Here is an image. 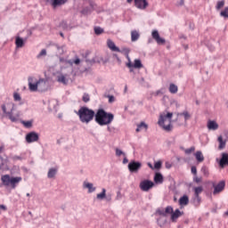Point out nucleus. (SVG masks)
<instances>
[{"label": "nucleus", "mask_w": 228, "mask_h": 228, "mask_svg": "<svg viewBox=\"0 0 228 228\" xmlns=\"http://www.w3.org/2000/svg\"><path fill=\"white\" fill-rule=\"evenodd\" d=\"M75 113L77 115L82 124H90L94 118L96 120L97 117V112L86 106L80 107L78 111H75Z\"/></svg>", "instance_id": "1"}, {"label": "nucleus", "mask_w": 228, "mask_h": 228, "mask_svg": "<svg viewBox=\"0 0 228 228\" xmlns=\"http://www.w3.org/2000/svg\"><path fill=\"white\" fill-rule=\"evenodd\" d=\"M113 120H115V115L113 113L108 112L104 109L97 110L95 122L99 126H110Z\"/></svg>", "instance_id": "2"}, {"label": "nucleus", "mask_w": 228, "mask_h": 228, "mask_svg": "<svg viewBox=\"0 0 228 228\" xmlns=\"http://www.w3.org/2000/svg\"><path fill=\"white\" fill-rule=\"evenodd\" d=\"M172 117H174V113L167 112L166 115H160L158 121L159 126L167 133L174 127L172 126Z\"/></svg>", "instance_id": "3"}, {"label": "nucleus", "mask_w": 228, "mask_h": 228, "mask_svg": "<svg viewBox=\"0 0 228 228\" xmlns=\"http://www.w3.org/2000/svg\"><path fill=\"white\" fill-rule=\"evenodd\" d=\"M1 181L4 186H11L12 190H15L19 186V183L22 181L20 176H10V175H4L1 177Z\"/></svg>", "instance_id": "4"}, {"label": "nucleus", "mask_w": 228, "mask_h": 228, "mask_svg": "<svg viewBox=\"0 0 228 228\" xmlns=\"http://www.w3.org/2000/svg\"><path fill=\"white\" fill-rule=\"evenodd\" d=\"M10 106H12V108H11L10 111H7L6 105L2 104L1 105L2 111H3V113H4V115H7V117H8L9 120H11V122L17 123V122H19L20 114L18 112L13 115V111L15 110V103H11Z\"/></svg>", "instance_id": "5"}, {"label": "nucleus", "mask_w": 228, "mask_h": 228, "mask_svg": "<svg viewBox=\"0 0 228 228\" xmlns=\"http://www.w3.org/2000/svg\"><path fill=\"white\" fill-rule=\"evenodd\" d=\"M139 188L142 190V191H149L154 188V182L149 179H144L140 182Z\"/></svg>", "instance_id": "6"}, {"label": "nucleus", "mask_w": 228, "mask_h": 228, "mask_svg": "<svg viewBox=\"0 0 228 228\" xmlns=\"http://www.w3.org/2000/svg\"><path fill=\"white\" fill-rule=\"evenodd\" d=\"M140 168H142V162L140 161L132 160L128 163V170L131 174H138Z\"/></svg>", "instance_id": "7"}, {"label": "nucleus", "mask_w": 228, "mask_h": 228, "mask_svg": "<svg viewBox=\"0 0 228 228\" xmlns=\"http://www.w3.org/2000/svg\"><path fill=\"white\" fill-rule=\"evenodd\" d=\"M126 66L129 69L130 72H133L134 69H142L143 67V64L142 63V61L140 59H135L133 64L130 59L128 62H126Z\"/></svg>", "instance_id": "8"}, {"label": "nucleus", "mask_w": 228, "mask_h": 228, "mask_svg": "<svg viewBox=\"0 0 228 228\" xmlns=\"http://www.w3.org/2000/svg\"><path fill=\"white\" fill-rule=\"evenodd\" d=\"M25 140L27 143H35V142H38V140H40V135L38 133L32 131L26 134Z\"/></svg>", "instance_id": "9"}, {"label": "nucleus", "mask_w": 228, "mask_h": 228, "mask_svg": "<svg viewBox=\"0 0 228 228\" xmlns=\"http://www.w3.org/2000/svg\"><path fill=\"white\" fill-rule=\"evenodd\" d=\"M157 215H159L160 216H167V215H172L174 213V208L172 206H167L165 210L161 208H158L156 210Z\"/></svg>", "instance_id": "10"}, {"label": "nucleus", "mask_w": 228, "mask_h": 228, "mask_svg": "<svg viewBox=\"0 0 228 228\" xmlns=\"http://www.w3.org/2000/svg\"><path fill=\"white\" fill-rule=\"evenodd\" d=\"M135 8L138 10H145L149 6V2L147 0H134Z\"/></svg>", "instance_id": "11"}, {"label": "nucleus", "mask_w": 228, "mask_h": 228, "mask_svg": "<svg viewBox=\"0 0 228 228\" xmlns=\"http://www.w3.org/2000/svg\"><path fill=\"white\" fill-rule=\"evenodd\" d=\"M46 3H50L53 8H58L59 6H63L66 3H69V0H45Z\"/></svg>", "instance_id": "12"}, {"label": "nucleus", "mask_w": 228, "mask_h": 228, "mask_svg": "<svg viewBox=\"0 0 228 228\" xmlns=\"http://www.w3.org/2000/svg\"><path fill=\"white\" fill-rule=\"evenodd\" d=\"M214 186V191L213 194L216 195V193H220V191H224V189L225 188V181H220L216 185L213 183Z\"/></svg>", "instance_id": "13"}, {"label": "nucleus", "mask_w": 228, "mask_h": 228, "mask_svg": "<svg viewBox=\"0 0 228 228\" xmlns=\"http://www.w3.org/2000/svg\"><path fill=\"white\" fill-rule=\"evenodd\" d=\"M38 85H40V82L33 83V77H28V88L30 92H37L38 90Z\"/></svg>", "instance_id": "14"}, {"label": "nucleus", "mask_w": 228, "mask_h": 228, "mask_svg": "<svg viewBox=\"0 0 228 228\" xmlns=\"http://www.w3.org/2000/svg\"><path fill=\"white\" fill-rule=\"evenodd\" d=\"M151 37L154 40H156L157 44H165V38L159 37V32L158 30H153L151 33Z\"/></svg>", "instance_id": "15"}, {"label": "nucleus", "mask_w": 228, "mask_h": 228, "mask_svg": "<svg viewBox=\"0 0 228 228\" xmlns=\"http://www.w3.org/2000/svg\"><path fill=\"white\" fill-rule=\"evenodd\" d=\"M153 181L155 184H163L165 179L163 177V175L159 172L155 173Z\"/></svg>", "instance_id": "16"}, {"label": "nucleus", "mask_w": 228, "mask_h": 228, "mask_svg": "<svg viewBox=\"0 0 228 228\" xmlns=\"http://www.w3.org/2000/svg\"><path fill=\"white\" fill-rule=\"evenodd\" d=\"M107 45L109 49H110V51H112L113 53H118V51H120V48H118V46H117V45H115V42H113V40L111 39L107 40Z\"/></svg>", "instance_id": "17"}, {"label": "nucleus", "mask_w": 228, "mask_h": 228, "mask_svg": "<svg viewBox=\"0 0 228 228\" xmlns=\"http://www.w3.org/2000/svg\"><path fill=\"white\" fill-rule=\"evenodd\" d=\"M26 42V39L17 36L15 37V45L17 47V49H20L21 47H24V44Z\"/></svg>", "instance_id": "18"}, {"label": "nucleus", "mask_w": 228, "mask_h": 228, "mask_svg": "<svg viewBox=\"0 0 228 228\" xmlns=\"http://www.w3.org/2000/svg\"><path fill=\"white\" fill-rule=\"evenodd\" d=\"M182 215H183V212H181V210L179 208H176L175 211L173 210V212L171 214L172 222H175V220H177V218H179V216H182Z\"/></svg>", "instance_id": "19"}, {"label": "nucleus", "mask_w": 228, "mask_h": 228, "mask_svg": "<svg viewBox=\"0 0 228 228\" xmlns=\"http://www.w3.org/2000/svg\"><path fill=\"white\" fill-rule=\"evenodd\" d=\"M207 127L210 131H216V129H218V123L215 120H208Z\"/></svg>", "instance_id": "20"}, {"label": "nucleus", "mask_w": 228, "mask_h": 228, "mask_svg": "<svg viewBox=\"0 0 228 228\" xmlns=\"http://www.w3.org/2000/svg\"><path fill=\"white\" fill-rule=\"evenodd\" d=\"M225 165H228V154L223 153L222 158L219 160V166L221 167V168H224V167H225Z\"/></svg>", "instance_id": "21"}, {"label": "nucleus", "mask_w": 228, "mask_h": 228, "mask_svg": "<svg viewBox=\"0 0 228 228\" xmlns=\"http://www.w3.org/2000/svg\"><path fill=\"white\" fill-rule=\"evenodd\" d=\"M178 202L180 206H188V204H190V198L188 195L184 194L179 199Z\"/></svg>", "instance_id": "22"}, {"label": "nucleus", "mask_w": 228, "mask_h": 228, "mask_svg": "<svg viewBox=\"0 0 228 228\" xmlns=\"http://www.w3.org/2000/svg\"><path fill=\"white\" fill-rule=\"evenodd\" d=\"M118 53H121V54H124L128 61L131 60V57H129V53H131V49H129L128 47H123L119 49Z\"/></svg>", "instance_id": "23"}, {"label": "nucleus", "mask_w": 228, "mask_h": 228, "mask_svg": "<svg viewBox=\"0 0 228 228\" xmlns=\"http://www.w3.org/2000/svg\"><path fill=\"white\" fill-rule=\"evenodd\" d=\"M56 174H58L57 168H54V167L50 168L47 173L48 179H53V177L56 176Z\"/></svg>", "instance_id": "24"}, {"label": "nucleus", "mask_w": 228, "mask_h": 228, "mask_svg": "<svg viewBox=\"0 0 228 228\" xmlns=\"http://www.w3.org/2000/svg\"><path fill=\"white\" fill-rule=\"evenodd\" d=\"M202 202V198L200 196H195L192 199V204L195 208H199L200 206V203Z\"/></svg>", "instance_id": "25"}, {"label": "nucleus", "mask_w": 228, "mask_h": 228, "mask_svg": "<svg viewBox=\"0 0 228 228\" xmlns=\"http://www.w3.org/2000/svg\"><path fill=\"white\" fill-rule=\"evenodd\" d=\"M84 186H85V188L88 189L89 193H94V191H95V190H96V188L94 187V183H92L85 182Z\"/></svg>", "instance_id": "26"}, {"label": "nucleus", "mask_w": 228, "mask_h": 228, "mask_svg": "<svg viewBox=\"0 0 228 228\" xmlns=\"http://www.w3.org/2000/svg\"><path fill=\"white\" fill-rule=\"evenodd\" d=\"M55 49L57 50L58 54H60V56H62V54H65V46L62 45L61 46L60 45L56 44L54 45Z\"/></svg>", "instance_id": "27"}, {"label": "nucleus", "mask_w": 228, "mask_h": 228, "mask_svg": "<svg viewBox=\"0 0 228 228\" xmlns=\"http://www.w3.org/2000/svg\"><path fill=\"white\" fill-rule=\"evenodd\" d=\"M195 158L198 163H202V161H204V155H202V151H196Z\"/></svg>", "instance_id": "28"}, {"label": "nucleus", "mask_w": 228, "mask_h": 228, "mask_svg": "<svg viewBox=\"0 0 228 228\" xmlns=\"http://www.w3.org/2000/svg\"><path fill=\"white\" fill-rule=\"evenodd\" d=\"M217 142H219V149L220 151H222V149H225V140H224V137H222V135H220L218 138H217Z\"/></svg>", "instance_id": "29"}, {"label": "nucleus", "mask_w": 228, "mask_h": 228, "mask_svg": "<svg viewBox=\"0 0 228 228\" xmlns=\"http://www.w3.org/2000/svg\"><path fill=\"white\" fill-rule=\"evenodd\" d=\"M20 124H22V126H24V127H26L27 129H30V127H33V120H21Z\"/></svg>", "instance_id": "30"}, {"label": "nucleus", "mask_w": 228, "mask_h": 228, "mask_svg": "<svg viewBox=\"0 0 228 228\" xmlns=\"http://www.w3.org/2000/svg\"><path fill=\"white\" fill-rule=\"evenodd\" d=\"M138 38H140V33H138V31H136V30H133L131 32L132 42H136V40H138Z\"/></svg>", "instance_id": "31"}, {"label": "nucleus", "mask_w": 228, "mask_h": 228, "mask_svg": "<svg viewBox=\"0 0 228 228\" xmlns=\"http://www.w3.org/2000/svg\"><path fill=\"white\" fill-rule=\"evenodd\" d=\"M57 81L58 83H62V85H68L69 84V80L67 79V77H65L64 75H61L57 77Z\"/></svg>", "instance_id": "32"}, {"label": "nucleus", "mask_w": 228, "mask_h": 228, "mask_svg": "<svg viewBox=\"0 0 228 228\" xmlns=\"http://www.w3.org/2000/svg\"><path fill=\"white\" fill-rule=\"evenodd\" d=\"M105 197H106V189L102 188V192L96 195V199H98V200H104Z\"/></svg>", "instance_id": "33"}, {"label": "nucleus", "mask_w": 228, "mask_h": 228, "mask_svg": "<svg viewBox=\"0 0 228 228\" xmlns=\"http://www.w3.org/2000/svg\"><path fill=\"white\" fill-rule=\"evenodd\" d=\"M178 90H179V88L177 87V86L175 84H170L169 85L170 94H177Z\"/></svg>", "instance_id": "34"}, {"label": "nucleus", "mask_w": 228, "mask_h": 228, "mask_svg": "<svg viewBox=\"0 0 228 228\" xmlns=\"http://www.w3.org/2000/svg\"><path fill=\"white\" fill-rule=\"evenodd\" d=\"M180 116L183 117L185 121L191 118V115L190 114V112H188V110H183L182 113H180Z\"/></svg>", "instance_id": "35"}, {"label": "nucleus", "mask_w": 228, "mask_h": 228, "mask_svg": "<svg viewBox=\"0 0 228 228\" xmlns=\"http://www.w3.org/2000/svg\"><path fill=\"white\" fill-rule=\"evenodd\" d=\"M157 224L159 227H164V225L167 224V219L159 217L157 219Z\"/></svg>", "instance_id": "36"}, {"label": "nucleus", "mask_w": 228, "mask_h": 228, "mask_svg": "<svg viewBox=\"0 0 228 228\" xmlns=\"http://www.w3.org/2000/svg\"><path fill=\"white\" fill-rule=\"evenodd\" d=\"M204 191V188L202 186L194 187V195L195 196H200V193Z\"/></svg>", "instance_id": "37"}, {"label": "nucleus", "mask_w": 228, "mask_h": 228, "mask_svg": "<svg viewBox=\"0 0 228 228\" xmlns=\"http://www.w3.org/2000/svg\"><path fill=\"white\" fill-rule=\"evenodd\" d=\"M0 159H1L0 170H5L6 168H4V165L8 163V159H4V158L1 155H0Z\"/></svg>", "instance_id": "38"}, {"label": "nucleus", "mask_w": 228, "mask_h": 228, "mask_svg": "<svg viewBox=\"0 0 228 228\" xmlns=\"http://www.w3.org/2000/svg\"><path fill=\"white\" fill-rule=\"evenodd\" d=\"M224 6H225V0L218 1L216 5V10H221Z\"/></svg>", "instance_id": "39"}, {"label": "nucleus", "mask_w": 228, "mask_h": 228, "mask_svg": "<svg viewBox=\"0 0 228 228\" xmlns=\"http://www.w3.org/2000/svg\"><path fill=\"white\" fill-rule=\"evenodd\" d=\"M161 167H163V162L161 160H159L154 163L153 170H160Z\"/></svg>", "instance_id": "40"}, {"label": "nucleus", "mask_w": 228, "mask_h": 228, "mask_svg": "<svg viewBox=\"0 0 228 228\" xmlns=\"http://www.w3.org/2000/svg\"><path fill=\"white\" fill-rule=\"evenodd\" d=\"M220 16L224 17V19H228V6L224 7V9L220 12Z\"/></svg>", "instance_id": "41"}, {"label": "nucleus", "mask_w": 228, "mask_h": 228, "mask_svg": "<svg viewBox=\"0 0 228 228\" xmlns=\"http://www.w3.org/2000/svg\"><path fill=\"white\" fill-rule=\"evenodd\" d=\"M80 12L82 15H90V13H92V10L90 7H85Z\"/></svg>", "instance_id": "42"}, {"label": "nucleus", "mask_w": 228, "mask_h": 228, "mask_svg": "<svg viewBox=\"0 0 228 228\" xmlns=\"http://www.w3.org/2000/svg\"><path fill=\"white\" fill-rule=\"evenodd\" d=\"M94 33L95 35H102V33H104V29L101 27H95Z\"/></svg>", "instance_id": "43"}, {"label": "nucleus", "mask_w": 228, "mask_h": 228, "mask_svg": "<svg viewBox=\"0 0 228 228\" xmlns=\"http://www.w3.org/2000/svg\"><path fill=\"white\" fill-rule=\"evenodd\" d=\"M47 55V50L43 49L41 52L37 55V60H40L42 56H46Z\"/></svg>", "instance_id": "44"}, {"label": "nucleus", "mask_w": 228, "mask_h": 228, "mask_svg": "<svg viewBox=\"0 0 228 228\" xmlns=\"http://www.w3.org/2000/svg\"><path fill=\"white\" fill-rule=\"evenodd\" d=\"M83 102H90V94L85 93L82 97Z\"/></svg>", "instance_id": "45"}, {"label": "nucleus", "mask_w": 228, "mask_h": 228, "mask_svg": "<svg viewBox=\"0 0 228 228\" xmlns=\"http://www.w3.org/2000/svg\"><path fill=\"white\" fill-rule=\"evenodd\" d=\"M60 28H61L62 29H69V24L67 23V21L63 20L60 23Z\"/></svg>", "instance_id": "46"}, {"label": "nucleus", "mask_w": 228, "mask_h": 228, "mask_svg": "<svg viewBox=\"0 0 228 228\" xmlns=\"http://www.w3.org/2000/svg\"><path fill=\"white\" fill-rule=\"evenodd\" d=\"M185 154H191V152H195V146H191V148L184 150Z\"/></svg>", "instance_id": "47"}, {"label": "nucleus", "mask_w": 228, "mask_h": 228, "mask_svg": "<svg viewBox=\"0 0 228 228\" xmlns=\"http://www.w3.org/2000/svg\"><path fill=\"white\" fill-rule=\"evenodd\" d=\"M201 172L205 175H209V170L208 169V167H206V166H203L201 167Z\"/></svg>", "instance_id": "48"}, {"label": "nucleus", "mask_w": 228, "mask_h": 228, "mask_svg": "<svg viewBox=\"0 0 228 228\" xmlns=\"http://www.w3.org/2000/svg\"><path fill=\"white\" fill-rule=\"evenodd\" d=\"M13 99H14V101H16V102H19V101H21V100H22V98L20 97V94L19 93H14V94H13Z\"/></svg>", "instance_id": "49"}, {"label": "nucleus", "mask_w": 228, "mask_h": 228, "mask_svg": "<svg viewBox=\"0 0 228 228\" xmlns=\"http://www.w3.org/2000/svg\"><path fill=\"white\" fill-rule=\"evenodd\" d=\"M122 154H123V156H126V153H124V151H122V150L117 148L116 149V156H122Z\"/></svg>", "instance_id": "50"}, {"label": "nucleus", "mask_w": 228, "mask_h": 228, "mask_svg": "<svg viewBox=\"0 0 228 228\" xmlns=\"http://www.w3.org/2000/svg\"><path fill=\"white\" fill-rule=\"evenodd\" d=\"M12 161H22V157L14 155L12 157Z\"/></svg>", "instance_id": "51"}, {"label": "nucleus", "mask_w": 228, "mask_h": 228, "mask_svg": "<svg viewBox=\"0 0 228 228\" xmlns=\"http://www.w3.org/2000/svg\"><path fill=\"white\" fill-rule=\"evenodd\" d=\"M137 126H139V127H144V129H148L149 128V126L145 123V122H141L139 125H137Z\"/></svg>", "instance_id": "52"}, {"label": "nucleus", "mask_w": 228, "mask_h": 228, "mask_svg": "<svg viewBox=\"0 0 228 228\" xmlns=\"http://www.w3.org/2000/svg\"><path fill=\"white\" fill-rule=\"evenodd\" d=\"M86 63H88V65H94V63H95V59H86Z\"/></svg>", "instance_id": "53"}, {"label": "nucleus", "mask_w": 228, "mask_h": 228, "mask_svg": "<svg viewBox=\"0 0 228 228\" xmlns=\"http://www.w3.org/2000/svg\"><path fill=\"white\" fill-rule=\"evenodd\" d=\"M191 174H193V175H197V167L192 166L191 167Z\"/></svg>", "instance_id": "54"}, {"label": "nucleus", "mask_w": 228, "mask_h": 228, "mask_svg": "<svg viewBox=\"0 0 228 228\" xmlns=\"http://www.w3.org/2000/svg\"><path fill=\"white\" fill-rule=\"evenodd\" d=\"M108 99H109V102L111 103V102H115V96L113 95H107Z\"/></svg>", "instance_id": "55"}, {"label": "nucleus", "mask_w": 228, "mask_h": 228, "mask_svg": "<svg viewBox=\"0 0 228 228\" xmlns=\"http://www.w3.org/2000/svg\"><path fill=\"white\" fill-rule=\"evenodd\" d=\"M104 199L107 202H111V194H106Z\"/></svg>", "instance_id": "56"}, {"label": "nucleus", "mask_w": 228, "mask_h": 228, "mask_svg": "<svg viewBox=\"0 0 228 228\" xmlns=\"http://www.w3.org/2000/svg\"><path fill=\"white\" fill-rule=\"evenodd\" d=\"M193 181H194L195 183H200L201 179H200V177H198L197 175H194V177H193Z\"/></svg>", "instance_id": "57"}, {"label": "nucleus", "mask_w": 228, "mask_h": 228, "mask_svg": "<svg viewBox=\"0 0 228 228\" xmlns=\"http://www.w3.org/2000/svg\"><path fill=\"white\" fill-rule=\"evenodd\" d=\"M8 209V208L6 207V205H0V211H6Z\"/></svg>", "instance_id": "58"}, {"label": "nucleus", "mask_w": 228, "mask_h": 228, "mask_svg": "<svg viewBox=\"0 0 228 228\" xmlns=\"http://www.w3.org/2000/svg\"><path fill=\"white\" fill-rule=\"evenodd\" d=\"M75 65H79L81 63V59L77 58L74 61Z\"/></svg>", "instance_id": "59"}, {"label": "nucleus", "mask_w": 228, "mask_h": 228, "mask_svg": "<svg viewBox=\"0 0 228 228\" xmlns=\"http://www.w3.org/2000/svg\"><path fill=\"white\" fill-rule=\"evenodd\" d=\"M126 163H129V159H127L126 157H125L123 159V164L126 165Z\"/></svg>", "instance_id": "60"}, {"label": "nucleus", "mask_w": 228, "mask_h": 228, "mask_svg": "<svg viewBox=\"0 0 228 228\" xmlns=\"http://www.w3.org/2000/svg\"><path fill=\"white\" fill-rule=\"evenodd\" d=\"M183 4H184V0H180V2L178 3V5L183 6Z\"/></svg>", "instance_id": "61"}, {"label": "nucleus", "mask_w": 228, "mask_h": 228, "mask_svg": "<svg viewBox=\"0 0 228 228\" xmlns=\"http://www.w3.org/2000/svg\"><path fill=\"white\" fill-rule=\"evenodd\" d=\"M149 168H151V170H154V166L151 164V162L148 163Z\"/></svg>", "instance_id": "62"}, {"label": "nucleus", "mask_w": 228, "mask_h": 228, "mask_svg": "<svg viewBox=\"0 0 228 228\" xmlns=\"http://www.w3.org/2000/svg\"><path fill=\"white\" fill-rule=\"evenodd\" d=\"M4 149V144H3L2 146H0V154L1 152H3V150Z\"/></svg>", "instance_id": "63"}, {"label": "nucleus", "mask_w": 228, "mask_h": 228, "mask_svg": "<svg viewBox=\"0 0 228 228\" xmlns=\"http://www.w3.org/2000/svg\"><path fill=\"white\" fill-rule=\"evenodd\" d=\"M191 29H195V24L191 23Z\"/></svg>", "instance_id": "64"}]
</instances>
